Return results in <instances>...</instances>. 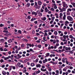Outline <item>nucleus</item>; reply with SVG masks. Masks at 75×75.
Masks as SVG:
<instances>
[{
	"instance_id": "nucleus-25",
	"label": "nucleus",
	"mask_w": 75,
	"mask_h": 75,
	"mask_svg": "<svg viewBox=\"0 0 75 75\" xmlns=\"http://www.w3.org/2000/svg\"><path fill=\"white\" fill-rule=\"evenodd\" d=\"M19 67H20L21 68H23L24 67V65H23V64H21L20 66Z\"/></svg>"
},
{
	"instance_id": "nucleus-35",
	"label": "nucleus",
	"mask_w": 75,
	"mask_h": 75,
	"mask_svg": "<svg viewBox=\"0 0 75 75\" xmlns=\"http://www.w3.org/2000/svg\"><path fill=\"white\" fill-rule=\"evenodd\" d=\"M66 17V15H64V16L63 17V20H65V18Z\"/></svg>"
},
{
	"instance_id": "nucleus-48",
	"label": "nucleus",
	"mask_w": 75,
	"mask_h": 75,
	"mask_svg": "<svg viewBox=\"0 0 75 75\" xmlns=\"http://www.w3.org/2000/svg\"><path fill=\"white\" fill-rule=\"evenodd\" d=\"M65 23L66 24H69V22L68 21H66L65 22Z\"/></svg>"
},
{
	"instance_id": "nucleus-37",
	"label": "nucleus",
	"mask_w": 75,
	"mask_h": 75,
	"mask_svg": "<svg viewBox=\"0 0 75 75\" xmlns=\"http://www.w3.org/2000/svg\"><path fill=\"white\" fill-rule=\"evenodd\" d=\"M14 58H15L16 59H19V58L18 57H17L16 56H14Z\"/></svg>"
},
{
	"instance_id": "nucleus-34",
	"label": "nucleus",
	"mask_w": 75,
	"mask_h": 75,
	"mask_svg": "<svg viewBox=\"0 0 75 75\" xmlns=\"http://www.w3.org/2000/svg\"><path fill=\"white\" fill-rule=\"evenodd\" d=\"M32 59H34L35 58V57L34 56H33L32 57Z\"/></svg>"
},
{
	"instance_id": "nucleus-13",
	"label": "nucleus",
	"mask_w": 75,
	"mask_h": 75,
	"mask_svg": "<svg viewBox=\"0 0 75 75\" xmlns=\"http://www.w3.org/2000/svg\"><path fill=\"white\" fill-rule=\"evenodd\" d=\"M41 19L42 20H43V21H45V20L47 19V18H46V17H45L43 18H42Z\"/></svg>"
},
{
	"instance_id": "nucleus-58",
	"label": "nucleus",
	"mask_w": 75,
	"mask_h": 75,
	"mask_svg": "<svg viewBox=\"0 0 75 75\" xmlns=\"http://www.w3.org/2000/svg\"><path fill=\"white\" fill-rule=\"evenodd\" d=\"M62 46H60L59 47H58V49H62Z\"/></svg>"
},
{
	"instance_id": "nucleus-45",
	"label": "nucleus",
	"mask_w": 75,
	"mask_h": 75,
	"mask_svg": "<svg viewBox=\"0 0 75 75\" xmlns=\"http://www.w3.org/2000/svg\"><path fill=\"white\" fill-rule=\"evenodd\" d=\"M4 30H8V29L7 27H4Z\"/></svg>"
},
{
	"instance_id": "nucleus-41",
	"label": "nucleus",
	"mask_w": 75,
	"mask_h": 75,
	"mask_svg": "<svg viewBox=\"0 0 75 75\" xmlns=\"http://www.w3.org/2000/svg\"><path fill=\"white\" fill-rule=\"evenodd\" d=\"M62 61L63 63H65V60L63 58L62 59Z\"/></svg>"
},
{
	"instance_id": "nucleus-17",
	"label": "nucleus",
	"mask_w": 75,
	"mask_h": 75,
	"mask_svg": "<svg viewBox=\"0 0 75 75\" xmlns=\"http://www.w3.org/2000/svg\"><path fill=\"white\" fill-rule=\"evenodd\" d=\"M53 5L54 6V9H57V5L55 4H53Z\"/></svg>"
},
{
	"instance_id": "nucleus-33",
	"label": "nucleus",
	"mask_w": 75,
	"mask_h": 75,
	"mask_svg": "<svg viewBox=\"0 0 75 75\" xmlns=\"http://www.w3.org/2000/svg\"><path fill=\"white\" fill-rule=\"evenodd\" d=\"M0 62L1 63H2L4 62V60L3 59H1L0 60Z\"/></svg>"
},
{
	"instance_id": "nucleus-44",
	"label": "nucleus",
	"mask_w": 75,
	"mask_h": 75,
	"mask_svg": "<svg viewBox=\"0 0 75 75\" xmlns=\"http://www.w3.org/2000/svg\"><path fill=\"white\" fill-rule=\"evenodd\" d=\"M41 43L42 44H45V42L44 40H42L41 41Z\"/></svg>"
},
{
	"instance_id": "nucleus-50",
	"label": "nucleus",
	"mask_w": 75,
	"mask_h": 75,
	"mask_svg": "<svg viewBox=\"0 0 75 75\" xmlns=\"http://www.w3.org/2000/svg\"><path fill=\"white\" fill-rule=\"evenodd\" d=\"M32 32V34H35V31L34 30H33Z\"/></svg>"
},
{
	"instance_id": "nucleus-7",
	"label": "nucleus",
	"mask_w": 75,
	"mask_h": 75,
	"mask_svg": "<svg viewBox=\"0 0 75 75\" xmlns=\"http://www.w3.org/2000/svg\"><path fill=\"white\" fill-rule=\"evenodd\" d=\"M59 71L60 74H62V69H59Z\"/></svg>"
},
{
	"instance_id": "nucleus-56",
	"label": "nucleus",
	"mask_w": 75,
	"mask_h": 75,
	"mask_svg": "<svg viewBox=\"0 0 75 75\" xmlns=\"http://www.w3.org/2000/svg\"><path fill=\"white\" fill-rule=\"evenodd\" d=\"M67 15H70V13H69V12H68V11H67Z\"/></svg>"
},
{
	"instance_id": "nucleus-6",
	"label": "nucleus",
	"mask_w": 75,
	"mask_h": 75,
	"mask_svg": "<svg viewBox=\"0 0 75 75\" xmlns=\"http://www.w3.org/2000/svg\"><path fill=\"white\" fill-rule=\"evenodd\" d=\"M26 6L27 7H29L30 6V4L29 3H27V4L26 5Z\"/></svg>"
},
{
	"instance_id": "nucleus-40",
	"label": "nucleus",
	"mask_w": 75,
	"mask_h": 75,
	"mask_svg": "<svg viewBox=\"0 0 75 75\" xmlns=\"http://www.w3.org/2000/svg\"><path fill=\"white\" fill-rule=\"evenodd\" d=\"M34 63H32L31 64L30 66H31V67H34Z\"/></svg>"
},
{
	"instance_id": "nucleus-12",
	"label": "nucleus",
	"mask_w": 75,
	"mask_h": 75,
	"mask_svg": "<svg viewBox=\"0 0 75 75\" xmlns=\"http://www.w3.org/2000/svg\"><path fill=\"white\" fill-rule=\"evenodd\" d=\"M56 74H55L56 75H59V71L57 70L56 71Z\"/></svg>"
},
{
	"instance_id": "nucleus-16",
	"label": "nucleus",
	"mask_w": 75,
	"mask_h": 75,
	"mask_svg": "<svg viewBox=\"0 0 75 75\" xmlns=\"http://www.w3.org/2000/svg\"><path fill=\"white\" fill-rule=\"evenodd\" d=\"M67 67H65V68L63 69V71H65V72H66V71H67Z\"/></svg>"
},
{
	"instance_id": "nucleus-29",
	"label": "nucleus",
	"mask_w": 75,
	"mask_h": 75,
	"mask_svg": "<svg viewBox=\"0 0 75 75\" xmlns=\"http://www.w3.org/2000/svg\"><path fill=\"white\" fill-rule=\"evenodd\" d=\"M54 35H57V34H58V32H57V31H55L54 32Z\"/></svg>"
},
{
	"instance_id": "nucleus-43",
	"label": "nucleus",
	"mask_w": 75,
	"mask_h": 75,
	"mask_svg": "<svg viewBox=\"0 0 75 75\" xmlns=\"http://www.w3.org/2000/svg\"><path fill=\"white\" fill-rule=\"evenodd\" d=\"M34 7H35L36 8H38V5H34Z\"/></svg>"
},
{
	"instance_id": "nucleus-57",
	"label": "nucleus",
	"mask_w": 75,
	"mask_h": 75,
	"mask_svg": "<svg viewBox=\"0 0 75 75\" xmlns=\"http://www.w3.org/2000/svg\"><path fill=\"white\" fill-rule=\"evenodd\" d=\"M30 3H33V2H34V1L33 0H30Z\"/></svg>"
},
{
	"instance_id": "nucleus-4",
	"label": "nucleus",
	"mask_w": 75,
	"mask_h": 75,
	"mask_svg": "<svg viewBox=\"0 0 75 75\" xmlns=\"http://www.w3.org/2000/svg\"><path fill=\"white\" fill-rule=\"evenodd\" d=\"M44 32L45 33L44 36L45 37L46 36H47V30H45L44 31Z\"/></svg>"
},
{
	"instance_id": "nucleus-31",
	"label": "nucleus",
	"mask_w": 75,
	"mask_h": 75,
	"mask_svg": "<svg viewBox=\"0 0 75 75\" xmlns=\"http://www.w3.org/2000/svg\"><path fill=\"white\" fill-rule=\"evenodd\" d=\"M2 74L3 75H6V72H5V71H3L2 72Z\"/></svg>"
},
{
	"instance_id": "nucleus-19",
	"label": "nucleus",
	"mask_w": 75,
	"mask_h": 75,
	"mask_svg": "<svg viewBox=\"0 0 75 75\" xmlns=\"http://www.w3.org/2000/svg\"><path fill=\"white\" fill-rule=\"evenodd\" d=\"M41 70L42 71H43V72H45V71H47V69H43L41 68Z\"/></svg>"
},
{
	"instance_id": "nucleus-46",
	"label": "nucleus",
	"mask_w": 75,
	"mask_h": 75,
	"mask_svg": "<svg viewBox=\"0 0 75 75\" xmlns=\"http://www.w3.org/2000/svg\"><path fill=\"white\" fill-rule=\"evenodd\" d=\"M40 11L42 13H43V12H44V9L41 8L40 9Z\"/></svg>"
},
{
	"instance_id": "nucleus-10",
	"label": "nucleus",
	"mask_w": 75,
	"mask_h": 75,
	"mask_svg": "<svg viewBox=\"0 0 75 75\" xmlns=\"http://www.w3.org/2000/svg\"><path fill=\"white\" fill-rule=\"evenodd\" d=\"M4 41H5V40L4 39H1V42L2 43H3V42H4Z\"/></svg>"
},
{
	"instance_id": "nucleus-59",
	"label": "nucleus",
	"mask_w": 75,
	"mask_h": 75,
	"mask_svg": "<svg viewBox=\"0 0 75 75\" xmlns=\"http://www.w3.org/2000/svg\"><path fill=\"white\" fill-rule=\"evenodd\" d=\"M4 51H8V50H7V49H6V48H5L4 50Z\"/></svg>"
},
{
	"instance_id": "nucleus-54",
	"label": "nucleus",
	"mask_w": 75,
	"mask_h": 75,
	"mask_svg": "<svg viewBox=\"0 0 75 75\" xmlns=\"http://www.w3.org/2000/svg\"><path fill=\"white\" fill-rule=\"evenodd\" d=\"M0 50L1 51H3V48L1 47L0 48Z\"/></svg>"
},
{
	"instance_id": "nucleus-21",
	"label": "nucleus",
	"mask_w": 75,
	"mask_h": 75,
	"mask_svg": "<svg viewBox=\"0 0 75 75\" xmlns=\"http://www.w3.org/2000/svg\"><path fill=\"white\" fill-rule=\"evenodd\" d=\"M36 67L37 68H38V67H39V68H40V67H41V65H40V64H37L36 65Z\"/></svg>"
},
{
	"instance_id": "nucleus-32",
	"label": "nucleus",
	"mask_w": 75,
	"mask_h": 75,
	"mask_svg": "<svg viewBox=\"0 0 75 75\" xmlns=\"http://www.w3.org/2000/svg\"><path fill=\"white\" fill-rule=\"evenodd\" d=\"M27 72V69H25L23 71V73H25Z\"/></svg>"
},
{
	"instance_id": "nucleus-30",
	"label": "nucleus",
	"mask_w": 75,
	"mask_h": 75,
	"mask_svg": "<svg viewBox=\"0 0 75 75\" xmlns=\"http://www.w3.org/2000/svg\"><path fill=\"white\" fill-rule=\"evenodd\" d=\"M17 56H18V58H21L22 57V56L21 55H20V54H17Z\"/></svg>"
},
{
	"instance_id": "nucleus-20",
	"label": "nucleus",
	"mask_w": 75,
	"mask_h": 75,
	"mask_svg": "<svg viewBox=\"0 0 75 75\" xmlns=\"http://www.w3.org/2000/svg\"><path fill=\"white\" fill-rule=\"evenodd\" d=\"M71 4H72V5H73L74 7V8H75V3H71Z\"/></svg>"
},
{
	"instance_id": "nucleus-8",
	"label": "nucleus",
	"mask_w": 75,
	"mask_h": 75,
	"mask_svg": "<svg viewBox=\"0 0 75 75\" xmlns=\"http://www.w3.org/2000/svg\"><path fill=\"white\" fill-rule=\"evenodd\" d=\"M38 4H39V5H40V6H41V5L42 4V2L41 1H38Z\"/></svg>"
},
{
	"instance_id": "nucleus-55",
	"label": "nucleus",
	"mask_w": 75,
	"mask_h": 75,
	"mask_svg": "<svg viewBox=\"0 0 75 75\" xmlns=\"http://www.w3.org/2000/svg\"><path fill=\"white\" fill-rule=\"evenodd\" d=\"M43 40H44L45 41H47V40H45L46 39V38L45 37H44L43 38Z\"/></svg>"
},
{
	"instance_id": "nucleus-27",
	"label": "nucleus",
	"mask_w": 75,
	"mask_h": 75,
	"mask_svg": "<svg viewBox=\"0 0 75 75\" xmlns=\"http://www.w3.org/2000/svg\"><path fill=\"white\" fill-rule=\"evenodd\" d=\"M66 11V8H62V11L63 12V11Z\"/></svg>"
},
{
	"instance_id": "nucleus-3",
	"label": "nucleus",
	"mask_w": 75,
	"mask_h": 75,
	"mask_svg": "<svg viewBox=\"0 0 75 75\" xmlns=\"http://www.w3.org/2000/svg\"><path fill=\"white\" fill-rule=\"evenodd\" d=\"M62 3L63 7H65L67 6V4H66L65 2H63Z\"/></svg>"
},
{
	"instance_id": "nucleus-2",
	"label": "nucleus",
	"mask_w": 75,
	"mask_h": 75,
	"mask_svg": "<svg viewBox=\"0 0 75 75\" xmlns=\"http://www.w3.org/2000/svg\"><path fill=\"white\" fill-rule=\"evenodd\" d=\"M37 13H38V16L40 17H41V16H42V13L40 12L39 11H37Z\"/></svg>"
},
{
	"instance_id": "nucleus-18",
	"label": "nucleus",
	"mask_w": 75,
	"mask_h": 75,
	"mask_svg": "<svg viewBox=\"0 0 75 75\" xmlns=\"http://www.w3.org/2000/svg\"><path fill=\"white\" fill-rule=\"evenodd\" d=\"M36 20V18H33L32 19H31V21H34V20Z\"/></svg>"
},
{
	"instance_id": "nucleus-62",
	"label": "nucleus",
	"mask_w": 75,
	"mask_h": 75,
	"mask_svg": "<svg viewBox=\"0 0 75 75\" xmlns=\"http://www.w3.org/2000/svg\"><path fill=\"white\" fill-rule=\"evenodd\" d=\"M57 3H61V1H57Z\"/></svg>"
},
{
	"instance_id": "nucleus-52",
	"label": "nucleus",
	"mask_w": 75,
	"mask_h": 75,
	"mask_svg": "<svg viewBox=\"0 0 75 75\" xmlns=\"http://www.w3.org/2000/svg\"><path fill=\"white\" fill-rule=\"evenodd\" d=\"M28 19H31V16H28Z\"/></svg>"
},
{
	"instance_id": "nucleus-42",
	"label": "nucleus",
	"mask_w": 75,
	"mask_h": 75,
	"mask_svg": "<svg viewBox=\"0 0 75 75\" xmlns=\"http://www.w3.org/2000/svg\"><path fill=\"white\" fill-rule=\"evenodd\" d=\"M2 68H4L5 67V64H3L2 66H1Z\"/></svg>"
},
{
	"instance_id": "nucleus-22",
	"label": "nucleus",
	"mask_w": 75,
	"mask_h": 75,
	"mask_svg": "<svg viewBox=\"0 0 75 75\" xmlns=\"http://www.w3.org/2000/svg\"><path fill=\"white\" fill-rule=\"evenodd\" d=\"M58 8L59 9V10H60L59 12H62V9L60 7H58Z\"/></svg>"
},
{
	"instance_id": "nucleus-53",
	"label": "nucleus",
	"mask_w": 75,
	"mask_h": 75,
	"mask_svg": "<svg viewBox=\"0 0 75 75\" xmlns=\"http://www.w3.org/2000/svg\"><path fill=\"white\" fill-rule=\"evenodd\" d=\"M36 42L37 43H40V41L39 40H37L36 41Z\"/></svg>"
},
{
	"instance_id": "nucleus-26",
	"label": "nucleus",
	"mask_w": 75,
	"mask_h": 75,
	"mask_svg": "<svg viewBox=\"0 0 75 75\" xmlns=\"http://www.w3.org/2000/svg\"><path fill=\"white\" fill-rule=\"evenodd\" d=\"M36 74H38V73H37V71H35L33 73V75H36Z\"/></svg>"
},
{
	"instance_id": "nucleus-60",
	"label": "nucleus",
	"mask_w": 75,
	"mask_h": 75,
	"mask_svg": "<svg viewBox=\"0 0 75 75\" xmlns=\"http://www.w3.org/2000/svg\"><path fill=\"white\" fill-rule=\"evenodd\" d=\"M58 64H59V65H62V63L61 62H59Z\"/></svg>"
},
{
	"instance_id": "nucleus-39",
	"label": "nucleus",
	"mask_w": 75,
	"mask_h": 75,
	"mask_svg": "<svg viewBox=\"0 0 75 75\" xmlns=\"http://www.w3.org/2000/svg\"><path fill=\"white\" fill-rule=\"evenodd\" d=\"M38 48H41V45H38Z\"/></svg>"
},
{
	"instance_id": "nucleus-1",
	"label": "nucleus",
	"mask_w": 75,
	"mask_h": 75,
	"mask_svg": "<svg viewBox=\"0 0 75 75\" xmlns=\"http://www.w3.org/2000/svg\"><path fill=\"white\" fill-rule=\"evenodd\" d=\"M67 18L69 21H72V20H73V18H72L70 16H68Z\"/></svg>"
},
{
	"instance_id": "nucleus-24",
	"label": "nucleus",
	"mask_w": 75,
	"mask_h": 75,
	"mask_svg": "<svg viewBox=\"0 0 75 75\" xmlns=\"http://www.w3.org/2000/svg\"><path fill=\"white\" fill-rule=\"evenodd\" d=\"M69 11H72V9L70 8H68V9H67V12H69Z\"/></svg>"
},
{
	"instance_id": "nucleus-5",
	"label": "nucleus",
	"mask_w": 75,
	"mask_h": 75,
	"mask_svg": "<svg viewBox=\"0 0 75 75\" xmlns=\"http://www.w3.org/2000/svg\"><path fill=\"white\" fill-rule=\"evenodd\" d=\"M13 41L11 39H9L8 40V43H11Z\"/></svg>"
},
{
	"instance_id": "nucleus-36",
	"label": "nucleus",
	"mask_w": 75,
	"mask_h": 75,
	"mask_svg": "<svg viewBox=\"0 0 75 75\" xmlns=\"http://www.w3.org/2000/svg\"><path fill=\"white\" fill-rule=\"evenodd\" d=\"M45 12H47V7H46L45 9Z\"/></svg>"
},
{
	"instance_id": "nucleus-49",
	"label": "nucleus",
	"mask_w": 75,
	"mask_h": 75,
	"mask_svg": "<svg viewBox=\"0 0 75 75\" xmlns=\"http://www.w3.org/2000/svg\"><path fill=\"white\" fill-rule=\"evenodd\" d=\"M12 69H16V67L15 66H12Z\"/></svg>"
},
{
	"instance_id": "nucleus-51",
	"label": "nucleus",
	"mask_w": 75,
	"mask_h": 75,
	"mask_svg": "<svg viewBox=\"0 0 75 75\" xmlns=\"http://www.w3.org/2000/svg\"><path fill=\"white\" fill-rule=\"evenodd\" d=\"M55 19V17H52V20H53V21H54V20Z\"/></svg>"
},
{
	"instance_id": "nucleus-14",
	"label": "nucleus",
	"mask_w": 75,
	"mask_h": 75,
	"mask_svg": "<svg viewBox=\"0 0 75 75\" xmlns=\"http://www.w3.org/2000/svg\"><path fill=\"white\" fill-rule=\"evenodd\" d=\"M42 62L43 63H45L46 62H47V59H45V60H43Z\"/></svg>"
},
{
	"instance_id": "nucleus-38",
	"label": "nucleus",
	"mask_w": 75,
	"mask_h": 75,
	"mask_svg": "<svg viewBox=\"0 0 75 75\" xmlns=\"http://www.w3.org/2000/svg\"><path fill=\"white\" fill-rule=\"evenodd\" d=\"M72 37H73V36H72V35H70L69 36V38H71V39H72Z\"/></svg>"
},
{
	"instance_id": "nucleus-47",
	"label": "nucleus",
	"mask_w": 75,
	"mask_h": 75,
	"mask_svg": "<svg viewBox=\"0 0 75 75\" xmlns=\"http://www.w3.org/2000/svg\"><path fill=\"white\" fill-rule=\"evenodd\" d=\"M0 27H4V25H3L2 24H0Z\"/></svg>"
},
{
	"instance_id": "nucleus-64",
	"label": "nucleus",
	"mask_w": 75,
	"mask_h": 75,
	"mask_svg": "<svg viewBox=\"0 0 75 75\" xmlns=\"http://www.w3.org/2000/svg\"><path fill=\"white\" fill-rule=\"evenodd\" d=\"M53 21H51L50 22V24H52V23H53Z\"/></svg>"
},
{
	"instance_id": "nucleus-15",
	"label": "nucleus",
	"mask_w": 75,
	"mask_h": 75,
	"mask_svg": "<svg viewBox=\"0 0 75 75\" xmlns=\"http://www.w3.org/2000/svg\"><path fill=\"white\" fill-rule=\"evenodd\" d=\"M51 68V67H47V69H48V70H49V72L51 71L52 70V69Z\"/></svg>"
},
{
	"instance_id": "nucleus-61",
	"label": "nucleus",
	"mask_w": 75,
	"mask_h": 75,
	"mask_svg": "<svg viewBox=\"0 0 75 75\" xmlns=\"http://www.w3.org/2000/svg\"><path fill=\"white\" fill-rule=\"evenodd\" d=\"M25 74L26 75H29V73H28V72H26V73H25Z\"/></svg>"
},
{
	"instance_id": "nucleus-63",
	"label": "nucleus",
	"mask_w": 75,
	"mask_h": 75,
	"mask_svg": "<svg viewBox=\"0 0 75 75\" xmlns=\"http://www.w3.org/2000/svg\"><path fill=\"white\" fill-rule=\"evenodd\" d=\"M51 10H52V11H54V10H54V8H51Z\"/></svg>"
},
{
	"instance_id": "nucleus-9",
	"label": "nucleus",
	"mask_w": 75,
	"mask_h": 75,
	"mask_svg": "<svg viewBox=\"0 0 75 75\" xmlns=\"http://www.w3.org/2000/svg\"><path fill=\"white\" fill-rule=\"evenodd\" d=\"M71 15L73 17H75V12H73L71 13Z\"/></svg>"
},
{
	"instance_id": "nucleus-23",
	"label": "nucleus",
	"mask_w": 75,
	"mask_h": 75,
	"mask_svg": "<svg viewBox=\"0 0 75 75\" xmlns=\"http://www.w3.org/2000/svg\"><path fill=\"white\" fill-rule=\"evenodd\" d=\"M17 65H18L19 67H20V66L21 65V63H20L19 62H18L17 64Z\"/></svg>"
},
{
	"instance_id": "nucleus-28",
	"label": "nucleus",
	"mask_w": 75,
	"mask_h": 75,
	"mask_svg": "<svg viewBox=\"0 0 75 75\" xmlns=\"http://www.w3.org/2000/svg\"><path fill=\"white\" fill-rule=\"evenodd\" d=\"M18 34H21V31L20 30H19L18 31Z\"/></svg>"
},
{
	"instance_id": "nucleus-11",
	"label": "nucleus",
	"mask_w": 75,
	"mask_h": 75,
	"mask_svg": "<svg viewBox=\"0 0 75 75\" xmlns=\"http://www.w3.org/2000/svg\"><path fill=\"white\" fill-rule=\"evenodd\" d=\"M3 32L4 33H8V35H9L10 34V33H8V30H4L3 31Z\"/></svg>"
}]
</instances>
